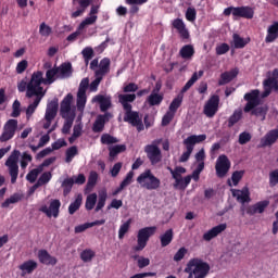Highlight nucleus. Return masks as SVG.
I'll return each mask as SVG.
<instances>
[{
  "label": "nucleus",
  "mask_w": 278,
  "mask_h": 278,
  "mask_svg": "<svg viewBox=\"0 0 278 278\" xmlns=\"http://www.w3.org/2000/svg\"><path fill=\"white\" fill-rule=\"evenodd\" d=\"M118 101L123 105V110L125 112L124 123H128L129 125H131V127H136L139 134L140 131H144V127L146 129L153 127V124L155 123L153 117L149 116V114H146L142 123L140 112L132 110L134 106H131L130 103H134L136 101L135 93L119 94Z\"/></svg>",
  "instance_id": "obj_1"
},
{
  "label": "nucleus",
  "mask_w": 278,
  "mask_h": 278,
  "mask_svg": "<svg viewBox=\"0 0 278 278\" xmlns=\"http://www.w3.org/2000/svg\"><path fill=\"white\" fill-rule=\"evenodd\" d=\"M187 278H205L210 275V264L201 258H191L185 267Z\"/></svg>",
  "instance_id": "obj_2"
},
{
  "label": "nucleus",
  "mask_w": 278,
  "mask_h": 278,
  "mask_svg": "<svg viewBox=\"0 0 278 278\" xmlns=\"http://www.w3.org/2000/svg\"><path fill=\"white\" fill-rule=\"evenodd\" d=\"M43 75L41 71L33 73L28 81L26 99H34V96L45 97L47 94V90L42 87V84H45Z\"/></svg>",
  "instance_id": "obj_3"
},
{
  "label": "nucleus",
  "mask_w": 278,
  "mask_h": 278,
  "mask_svg": "<svg viewBox=\"0 0 278 278\" xmlns=\"http://www.w3.org/2000/svg\"><path fill=\"white\" fill-rule=\"evenodd\" d=\"M167 170H169L174 182L175 190H186L188 186H190V181H192V176H182L186 175V167L176 166L174 169L172 167H167Z\"/></svg>",
  "instance_id": "obj_4"
},
{
  "label": "nucleus",
  "mask_w": 278,
  "mask_h": 278,
  "mask_svg": "<svg viewBox=\"0 0 278 278\" xmlns=\"http://www.w3.org/2000/svg\"><path fill=\"white\" fill-rule=\"evenodd\" d=\"M137 184H139V186L146 190H157L160 186H162V181L160 178L153 175L151 169H146L143 173H141L137 177Z\"/></svg>",
  "instance_id": "obj_5"
},
{
  "label": "nucleus",
  "mask_w": 278,
  "mask_h": 278,
  "mask_svg": "<svg viewBox=\"0 0 278 278\" xmlns=\"http://www.w3.org/2000/svg\"><path fill=\"white\" fill-rule=\"evenodd\" d=\"M207 140L206 135H191L187 139L184 140V144L187 149L179 159V162H188L190 160V155L194 151V144H199L201 142H205Z\"/></svg>",
  "instance_id": "obj_6"
},
{
  "label": "nucleus",
  "mask_w": 278,
  "mask_h": 278,
  "mask_svg": "<svg viewBox=\"0 0 278 278\" xmlns=\"http://www.w3.org/2000/svg\"><path fill=\"white\" fill-rule=\"evenodd\" d=\"M155 231H157V227L155 226L139 229L137 235V245H135L132 250L136 252L144 251L150 238L155 236Z\"/></svg>",
  "instance_id": "obj_7"
},
{
  "label": "nucleus",
  "mask_w": 278,
  "mask_h": 278,
  "mask_svg": "<svg viewBox=\"0 0 278 278\" xmlns=\"http://www.w3.org/2000/svg\"><path fill=\"white\" fill-rule=\"evenodd\" d=\"M18 157H21V151L14 150L5 161V166H8L11 176V184H16V179H18Z\"/></svg>",
  "instance_id": "obj_8"
},
{
  "label": "nucleus",
  "mask_w": 278,
  "mask_h": 278,
  "mask_svg": "<svg viewBox=\"0 0 278 278\" xmlns=\"http://www.w3.org/2000/svg\"><path fill=\"white\" fill-rule=\"evenodd\" d=\"M263 99H266V97H270V92H273V90H275V92H278V68H275L271 72V76L267 77L263 81Z\"/></svg>",
  "instance_id": "obj_9"
},
{
  "label": "nucleus",
  "mask_w": 278,
  "mask_h": 278,
  "mask_svg": "<svg viewBox=\"0 0 278 278\" xmlns=\"http://www.w3.org/2000/svg\"><path fill=\"white\" fill-rule=\"evenodd\" d=\"M16 129H18V121L9 119L3 126L0 142H8V140H12V138L16 136Z\"/></svg>",
  "instance_id": "obj_10"
},
{
  "label": "nucleus",
  "mask_w": 278,
  "mask_h": 278,
  "mask_svg": "<svg viewBox=\"0 0 278 278\" xmlns=\"http://www.w3.org/2000/svg\"><path fill=\"white\" fill-rule=\"evenodd\" d=\"M230 168H231V161H229V157H227V155L225 154L219 155L215 165L217 177L223 179V177L227 176V173H229Z\"/></svg>",
  "instance_id": "obj_11"
},
{
  "label": "nucleus",
  "mask_w": 278,
  "mask_h": 278,
  "mask_svg": "<svg viewBox=\"0 0 278 278\" xmlns=\"http://www.w3.org/2000/svg\"><path fill=\"white\" fill-rule=\"evenodd\" d=\"M60 207H62V202H60L59 199H52L50 201V206L48 207L47 204L40 206L39 212H42V214H46L48 218H58L60 216Z\"/></svg>",
  "instance_id": "obj_12"
},
{
  "label": "nucleus",
  "mask_w": 278,
  "mask_h": 278,
  "mask_svg": "<svg viewBox=\"0 0 278 278\" xmlns=\"http://www.w3.org/2000/svg\"><path fill=\"white\" fill-rule=\"evenodd\" d=\"M243 99L244 101H248L243 109V112H245V114H249L251 110H255V108H257V105L260 104V91L257 89H254L251 92L245 93Z\"/></svg>",
  "instance_id": "obj_13"
},
{
  "label": "nucleus",
  "mask_w": 278,
  "mask_h": 278,
  "mask_svg": "<svg viewBox=\"0 0 278 278\" xmlns=\"http://www.w3.org/2000/svg\"><path fill=\"white\" fill-rule=\"evenodd\" d=\"M144 152L147 153V157L152 166L162 162V150H160V147L155 144H148L144 148Z\"/></svg>",
  "instance_id": "obj_14"
},
{
  "label": "nucleus",
  "mask_w": 278,
  "mask_h": 278,
  "mask_svg": "<svg viewBox=\"0 0 278 278\" xmlns=\"http://www.w3.org/2000/svg\"><path fill=\"white\" fill-rule=\"evenodd\" d=\"M220 103V97L212 96L204 105V114L207 118H214L216 112H218V105Z\"/></svg>",
  "instance_id": "obj_15"
},
{
  "label": "nucleus",
  "mask_w": 278,
  "mask_h": 278,
  "mask_svg": "<svg viewBox=\"0 0 278 278\" xmlns=\"http://www.w3.org/2000/svg\"><path fill=\"white\" fill-rule=\"evenodd\" d=\"M172 26L177 30L182 40H190V30H188V27H186V23L182 18H175L172 22Z\"/></svg>",
  "instance_id": "obj_16"
},
{
  "label": "nucleus",
  "mask_w": 278,
  "mask_h": 278,
  "mask_svg": "<svg viewBox=\"0 0 278 278\" xmlns=\"http://www.w3.org/2000/svg\"><path fill=\"white\" fill-rule=\"evenodd\" d=\"M73 103V93H67L61 101L60 114L62 118H68V116H75V113L71 112V105Z\"/></svg>",
  "instance_id": "obj_17"
},
{
  "label": "nucleus",
  "mask_w": 278,
  "mask_h": 278,
  "mask_svg": "<svg viewBox=\"0 0 278 278\" xmlns=\"http://www.w3.org/2000/svg\"><path fill=\"white\" fill-rule=\"evenodd\" d=\"M231 194L239 203H251V191H249V187H243L240 189H231Z\"/></svg>",
  "instance_id": "obj_18"
},
{
  "label": "nucleus",
  "mask_w": 278,
  "mask_h": 278,
  "mask_svg": "<svg viewBox=\"0 0 278 278\" xmlns=\"http://www.w3.org/2000/svg\"><path fill=\"white\" fill-rule=\"evenodd\" d=\"M110 118H112V113H104L103 115H98L93 123L92 131L94 134H101V131L105 129V123H109Z\"/></svg>",
  "instance_id": "obj_19"
},
{
  "label": "nucleus",
  "mask_w": 278,
  "mask_h": 278,
  "mask_svg": "<svg viewBox=\"0 0 278 278\" xmlns=\"http://www.w3.org/2000/svg\"><path fill=\"white\" fill-rule=\"evenodd\" d=\"M278 140V129H271L265 134L263 138H261L260 147L262 149L266 147H273Z\"/></svg>",
  "instance_id": "obj_20"
},
{
  "label": "nucleus",
  "mask_w": 278,
  "mask_h": 278,
  "mask_svg": "<svg viewBox=\"0 0 278 278\" xmlns=\"http://www.w3.org/2000/svg\"><path fill=\"white\" fill-rule=\"evenodd\" d=\"M99 14V5H91L89 16L86 17L78 26V29H86L88 25H94L97 20L99 18L97 15Z\"/></svg>",
  "instance_id": "obj_21"
},
{
  "label": "nucleus",
  "mask_w": 278,
  "mask_h": 278,
  "mask_svg": "<svg viewBox=\"0 0 278 278\" xmlns=\"http://www.w3.org/2000/svg\"><path fill=\"white\" fill-rule=\"evenodd\" d=\"M235 16L239 18H247L248 21H251L255 16V9L249 5L244 7H236L235 9Z\"/></svg>",
  "instance_id": "obj_22"
},
{
  "label": "nucleus",
  "mask_w": 278,
  "mask_h": 278,
  "mask_svg": "<svg viewBox=\"0 0 278 278\" xmlns=\"http://www.w3.org/2000/svg\"><path fill=\"white\" fill-rule=\"evenodd\" d=\"M268 205H270L269 201H267V200L260 201V202L255 203L254 205L248 206L247 214H249V216H255V214H264V212L266 211V207H268Z\"/></svg>",
  "instance_id": "obj_23"
},
{
  "label": "nucleus",
  "mask_w": 278,
  "mask_h": 278,
  "mask_svg": "<svg viewBox=\"0 0 278 278\" xmlns=\"http://www.w3.org/2000/svg\"><path fill=\"white\" fill-rule=\"evenodd\" d=\"M225 229H227V224H219L213 227L212 229H210L208 231H206L203 235V240L205 242H210L211 240H214V238H216L217 236H220V233H223Z\"/></svg>",
  "instance_id": "obj_24"
},
{
  "label": "nucleus",
  "mask_w": 278,
  "mask_h": 278,
  "mask_svg": "<svg viewBox=\"0 0 278 278\" xmlns=\"http://www.w3.org/2000/svg\"><path fill=\"white\" fill-rule=\"evenodd\" d=\"M111 64L112 61L110 58H103L98 65V70L94 72V77H102L103 79V77L110 73Z\"/></svg>",
  "instance_id": "obj_25"
},
{
  "label": "nucleus",
  "mask_w": 278,
  "mask_h": 278,
  "mask_svg": "<svg viewBox=\"0 0 278 278\" xmlns=\"http://www.w3.org/2000/svg\"><path fill=\"white\" fill-rule=\"evenodd\" d=\"M93 103H99L100 111L108 113V111L112 108V98L105 97L102 94H98L92 99Z\"/></svg>",
  "instance_id": "obj_26"
},
{
  "label": "nucleus",
  "mask_w": 278,
  "mask_h": 278,
  "mask_svg": "<svg viewBox=\"0 0 278 278\" xmlns=\"http://www.w3.org/2000/svg\"><path fill=\"white\" fill-rule=\"evenodd\" d=\"M59 73V79H68L73 77V64L71 62L62 63L60 66H56Z\"/></svg>",
  "instance_id": "obj_27"
},
{
  "label": "nucleus",
  "mask_w": 278,
  "mask_h": 278,
  "mask_svg": "<svg viewBox=\"0 0 278 278\" xmlns=\"http://www.w3.org/2000/svg\"><path fill=\"white\" fill-rule=\"evenodd\" d=\"M38 260L40 264H45L46 266H55L58 264V258L51 256L47 250L38 251Z\"/></svg>",
  "instance_id": "obj_28"
},
{
  "label": "nucleus",
  "mask_w": 278,
  "mask_h": 278,
  "mask_svg": "<svg viewBox=\"0 0 278 278\" xmlns=\"http://www.w3.org/2000/svg\"><path fill=\"white\" fill-rule=\"evenodd\" d=\"M238 68H232L229 72H224L220 74V79L218 80V86H226V84H230L238 77Z\"/></svg>",
  "instance_id": "obj_29"
},
{
  "label": "nucleus",
  "mask_w": 278,
  "mask_h": 278,
  "mask_svg": "<svg viewBox=\"0 0 278 278\" xmlns=\"http://www.w3.org/2000/svg\"><path fill=\"white\" fill-rule=\"evenodd\" d=\"M275 40H278V22H273L267 27V35L265 37V42L268 45L270 42H275Z\"/></svg>",
  "instance_id": "obj_30"
},
{
  "label": "nucleus",
  "mask_w": 278,
  "mask_h": 278,
  "mask_svg": "<svg viewBox=\"0 0 278 278\" xmlns=\"http://www.w3.org/2000/svg\"><path fill=\"white\" fill-rule=\"evenodd\" d=\"M58 100H52L46 109V115H45V119L46 121H53V118H55V116H58Z\"/></svg>",
  "instance_id": "obj_31"
},
{
  "label": "nucleus",
  "mask_w": 278,
  "mask_h": 278,
  "mask_svg": "<svg viewBox=\"0 0 278 278\" xmlns=\"http://www.w3.org/2000/svg\"><path fill=\"white\" fill-rule=\"evenodd\" d=\"M45 79V86H51V84H54L55 79H60V74L58 72V66H54L53 68L47 70L46 72V78Z\"/></svg>",
  "instance_id": "obj_32"
},
{
  "label": "nucleus",
  "mask_w": 278,
  "mask_h": 278,
  "mask_svg": "<svg viewBox=\"0 0 278 278\" xmlns=\"http://www.w3.org/2000/svg\"><path fill=\"white\" fill-rule=\"evenodd\" d=\"M34 101L27 106L26 109V118H31L34 116V113L38 109V105H40V101L45 99V96H34Z\"/></svg>",
  "instance_id": "obj_33"
},
{
  "label": "nucleus",
  "mask_w": 278,
  "mask_h": 278,
  "mask_svg": "<svg viewBox=\"0 0 278 278\" xmlns=\"http://www.w3.org/2000/svg\"><path fill=\"white\" fill-rule=\"evenodd\" d=\"M79 9L72 13L73 18H78V16H81L90 5H92V0H79L78 1Z\"/></svg>",
  "instance_id": "obj_34"
},
{
  "label": "nucleus",
  "mask_w": 278,
  "mask_h": 278,
  "mask_svg": "<svg viewBox=\"0 0 278 278\" xmlns=\"http://www.w3.org/2000/svg\"><path fill=\"white\" fill-rule=\"evenodd\" d=\"M173 238H175V232L173 231V228H169L163 235L160 236L161 247H168V244L173 242Z\"/></svg>",
  "instance_id": "obj_35"
},
{
  "label": "nucleus",
  "mask_w": 278,
  "mask_h": 278,
  "mask_svg": "<svg viewBox=\"0 0 278 278\" xmlns=\"http://www.w3.org/2000/svg\"><path fill=\"white\" fill-rule=\"evenodd\" d=\"M86 103H88L86 92L77 91L76 108L78 112H84V110H86Z\"/></svg>",
  "instance_id": "obj_36"
},
{
  "label": "nucleus",
  "mask_w": 278,
  "mask_h": 278,
  "mask_svg": "<svg viewBox=\"0 0 278 278\" xmlns=\"http://www.w3.org/2000/svg\"><path fill=\"white\" fill-rule=\"evenodd\" d=\"M38 268V263L34 260H29L20 265V270L23 273H27V275H31L34 270Z\"/></svg>",
  "instance_id": "obj_37"
},
{
  "label": "nucleus",
  "mask_w": 278,
  "mask_h": 278,
  "mask_svg": "<svg viewBox=\"0 0 278 278\" xmlns=\"http://www.w3.org/2000/svg\"><path fill=\"white\" fill-rule=\"evenodd\" d=\"M181 103H184V94L179 93L170 102L169 108H168L169 112L177 114V110H179V108H181Z\"/></svg>",
  "instance_id": "obj_38"
},
{
  "label": "nucleus",
  "mask_w": 278,
  "mask_h": 278,
  "mask_svg": "<svg viewBox=\"0 0 278 278\" xmlns=\"http://www.w3.org/2000/svg\"><path fill=\"white\" fill-rule=\"evenodd\" d=\"M149 0H126L127 5L130 7V14H138L140 8L138 5H144Z\"/></svg>",
  "instance_id": "obj_39"
},
{
  "label": "nucleus",
  "mask_w": 278,
  "mask_h": 278,
  "mask_svg": "<svg viewBox=\"0 0 278 278\" xmlns=\"http://www.w3.org/2000/svg\"><path fill=\"white\" fill-rule=\"evenodd\" d=\"M179 54L184 60H190L194 55V47L192 45H186L180 49Z\"/></svg>",
  "instance_id": "obj_40"
},
{
  "label": "nucleus",
  "mask_w": 278,
  "mask_h": 278,
  "mask_svg": "<svg viewBox=\"0 0 278 278\" xmlns=\"http://www.w3.org/2000/svg\"><path fill=\"white\" fill-rule=\"evenodd\" d=\"M79 155V150L77 149V146H72L65 151V162L66 164H71L75 156Z\"/></svg>",
  "instance_id": "obj_41"
},
{
  "label": "nucleus",
  "mask_w": 278,
  "mask_h": 278,
  "mask_svg": "<svg viewBox=\"0 0 278 278\" xmlns=\"http://www.w3.org/2000/svg\"><path fill=\"white\" fill-rule=\"evenodd\" d=\"M20 201H23V195L21 193H14L9 199H7L4 202H2L1 207L8 208L10 205L14 203H18Z\"/></svg>",
  "instance_id": "obj_42"
},
{
  "label": "nucleus",
  "mask_w": 278,
  "mask_h": 278,
  "mask_svg": "<svg viewBox=\"0 0 278 278\" xmlns=\"http://www.w3.org/2000/svg\"><path fill=\"white\" fill-rule=\"evenodd\" d=\"M197 81H199V73L194 72L191 78L186 83V85L180 90V94H185V92H188V90H190V88L193 87L194 84H197Z\"/></svg>",
  "instance_id": "obj_43"
},
{
  "label": "nucleus",
  "mask_w": 278,
  "mask_h": 278,
  "mask_svg": "<svg viewBox=\"0 0 278 278\" xmlns=\"http://www.w3.org/2000/svg\"><path fill=\"white\" fill-rule=\"evenodd\" d=\"M162 101H164V94H160V93H151L148 97V103L151 108L155 106V105H160L162 103Z\"/></svg>",
  "instance_id": "obj_44"
},
{
  "label": "nucleus",
  "mask_w": 278,
  "mask_h": 278,
  "mask_svg": "<svg viewBox=\"0 0 278 278\" xmlns=\"http://www.w3.org/2000/svg\"><path fill=\"white\" fill-rule=\"evenodd\" d=\"M61 186L63 188L64 197H67L68 194H71V191L73 190V186H75V181L73 180L72 177L65 178Z\"/></svg>",
  "instance_id": "obj_45"
},
{
  "label": "nucleus",
  "mask_w": 278,
  "mask_h": 278,
  "mask_svg": "<svg viewBox=\"0 0 278 278\" xmlns=\"http://www.w3.org/2000/svg\"><path fill=\"white\" fill-rule=\"evenodd\" d=\"M81 201H84V197L81 194H78L74 202H72L68 206V213L71 215L75 214L79 207H81Z\"/></svg>",
  "instance_id": "obj_46"
},
{
  "label": "nucleus",
  "mask_w": 278,
  "mask_h": 278,
  "mask_svg": "<svg viewBox=\"0 0 278 278\" xmlns=\"http://www.w3.org/2000/svg\"><path fill=\"white\" fill-rule=\"evenodd\" d=\"M127 151V146L125 144H117L109 148V155L110 157H116L118 153H125Z\"/></svg>",
  "instance_id": "obj_47"
},
{
  "label": "nucleus",
  "mask_w": 278,
  "mask_h": 278,
  "mask_svg": "<svg viewBox=\"0 0 278 278\" xmlns=\"http://www.w3.org/2000/svg\"><path fill=\"white\" fill-rule=\"evenodd\" d=\"M235 49H244L245 45H249L250 39H244L240 37L238 34H233L232 36Z\"/></svg>",
  "instance_id": "obj_48"
},
{
  "label": "nucleus",
  "mask_w": 278,
  "mask_h": 278,
  "mask_svg": "<svg viewBox=\"0 0 278 278\" xmlns=\"http://www.w3.org/2000/svg\"><path fill=\"white\" fill-rule=\"evenodd\" d=\"M42 172V166H39L37 168L31 169L27 175L26 179L30 184H35V181L38 179V175Z\"/></svg>",
  "instance_id": "obj_49"
},
{
  "label": "nucleus",
  "mask_w": 278,
  "mask_h": 278,
  "mask_svg": "<svg viewBox=\"0 0 278 278\" xmlns=\"http://www.w3.org/2000/svg\"><path fill=\"white\" fill-rule=\"evenodd\" d=\"M65 118L63 128H62V134H71V128L73 127V123L75 121V115H71L67 117H63Z\"/></svg>",
  "instance_id": "obj_50"
},
{
  "label": "nucleus",
  "mask_w": 278,
  "mask_h": 278,
  "mask_svg": "<svg viewBox=\"0 0 278 278\" xmlns=\"http://www.w3.org/2000/svg\"><path fill=\"white\" fill-rule=\"evenodd\" d=\"M81 55L85 60L86 65H88L90 63V60H92L94 58V50L90 47H86L81 51Z\"/></svg>",
  "instance_id": "obj_51"
},
{
  "label": "nucleus",
  "mask_w": 278,
  "mask_h": 278,
  "mask_svg": "<svg viewBox=\"0 0 278 278\" xmlns=\"http://www.w3.org/2000/svg\"><path fill=\"white\" fill-rule=\"evenodd\" d=\"M94 205H97V193H90L86 199L85 207L90 211L94 210Z\"/></svg>",
  "instance_id": "obj_52"
},
{
  "label": "nucleus",
  "mask_w": 278,
  "mask_h": 278,
  "mask_svg": "<svg viewBox=\"0 0 278 278\" xmlns=\"http://www.w3.org/2000/svg\"><path fill=\"white\" fill-rule=\"evenodd\" d=\"M100 141L101 144H116L118 142V139L110 134H103Z\"/></svg>",
  "instance_id": "obj_53"
},
{
  "label": "nucleus",
  "mask_w": 278,
  "mask_h": 278,
  "mask_svg": "<svg viewBox=\"0 0 278 278\" xmlns=\"http://www.w3.org/2000/svg\"><path fill=\"white\" fill-rule=\"evenodd\" d=\"M39 34L43 38H49L50 34H53V29L47 23L42 22L39 26Z\"/></svg>",
  "instance_id": "obj_54"
},
{
  "label": "nucleus",
  "mask_w": 278,
  "mask_h": 278,
  "mask_svg": "<svg viewBox=\"0 0 278 278\" xmlns=\"http://www.w3.org/2000/svg\"><path fill=\"white\" fill-rule=\"evenodd\" d=\"M242 118V111H235L233 114L228 119V127H233Z\"/></svg>",
  "instance_id": "obj_55"
},
{
  "label": "nucleus",
  "mask_w": 278,
  "mask_h": 278,
  "mask_svg": "<svg viewBox=\"0 0 278 278\" xmlns=\"http://www.w3.org/2000/svg\"><path fill=\"white\" fill-rule=\"evenodd\" d=\"M96 253L91 249H86L80 253V260L83 262H92V258L94 257Z\"/></svg>",
  "instance_id": "obj_56"
},
{
  "label": "nucleus",
  "mask_w": 278,
  "mask_h": 278,
  "mask_svg": "<svg viewBox=\"0 0 278 278\" xmlns=\"http://www.w3.org/2000/svg\"><path fill=\"white\" fill-rule=\"evenodd\" d=\"M129 227H131V219H128L126 223L121 225L119 230H118L119 240H123L125 238V233H127V231H129Z\"/></svg>",
  "instance_id": "obj_57"
},
{
  "label": "nucleus",
  "mask_w": 278,
  "mask_h": 278,
  "mask_svg": "<svg viewBox=\"0 0 278 278\" xmlns=\"http://www.w3.org/2000/svg\"><path fill=\"white\" fill-rule=\"evenodd\" d=\"M105 201H108V193L103 192L99 194L98 204L96 206V212H99L105 207Z\"/></svg>",
  "instance_id": "obj_58"
},
{
  "label": "nucleus",
  "mask_w": 278,
  "mask_h": 278,
  "mask_svg": "<svg viewBox=\"0 0 278 278\" xmlns=\"http://www.w3.org/2000/svg\"><path fill=\"white\" fill-rule=\"evenodd\" d=\"M244 177V170H236L231 175V180L233 186H238L242 178Z\"/></svg>",
  "instance_id": "obj_59"
},
{
  "label": "nucleus",
  "mask_w": 278,
  "mask_h": 278,
  "mask_svg": "<svg viewBox=\"0 0 278 278\" xmlns=\"http://www.w3.org/2000/svg\"><path fill=\"white\" fill-rule=\"evenodd\" d=\"M250 112H251L252 116H266V112H268V108L255 106Z\"/></svg>",
  "instance_id": "obj_60"
},
{
  "label": "nucleus",
  "mask_w": 278,
  "mask_h": 278,
  "mask_svg": "<svg viewBox=\"0 0 278 278\" xmlns=\"http://www.w3.org/2000/svg\"><path fill=\"white\" fill-rule=\"evenodd\" d=\"M12 110H13L11 113L12 118H18V116H21V101L15 100L13 102Z\"/></svg>",
  "instance_id": "obj_61"
},
{
  "label": "nucleus",
  "mask_w": 278,
  "mask_h": 278,
  "mask_svg": "<svg viewBox=\"0 0 278 278\" xmlns=\"http://www.w3.org/2000/svg\"><path fill=\"white\" fill-rule=\"evenodd\" d=\"M185 16L189 21V23H194V21H197V9L188 8Z\"/></svg>",
  "instance_id": "obj_62"
},
{
  "label": "nucleus",
  "mask_w": 278,
  "mask_h": 278,
  "mask_svg": "<svg viewBox=\"0 0 278 278\" xmlns=\"http://www.w3.org/2000/svg\"><path fill=\"white\" fill-rule=\"evenodd\" d=\"M188 254V249L180 248L174 255V262H181Z\"/></svg>",
  "instance_id": "obj_63"
},
{
  "label": "nucleus",
  "mask_w": 278,
  "mask_h": 278,
  "mask_svg": "<svg viewBox=\"0 0 278 278\" xmlns=\"http://www.w3.org/2000/svg\"><path fill=\"white\" fill-rule=\"evenodd\" d=\"M278 185V169H274L269 173V186L275 188Z\"/></svg>",
  "instance_id": "obj_64"
}]
</instances>
